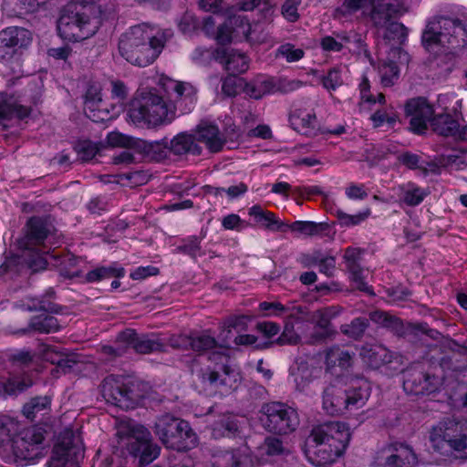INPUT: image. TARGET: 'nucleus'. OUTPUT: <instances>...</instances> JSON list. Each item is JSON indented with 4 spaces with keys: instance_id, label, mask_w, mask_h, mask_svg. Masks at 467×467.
<instances>
[{
    "instance_id": "obj_42",
    "label": "nucleus",
    "mask_w": 467,
    "mask_h": 467,
    "mask_svg": "<svg viewBox=\"0 0 467 467\" xmlns=\"http://www.w3.org/2000/svg\"><path fill=\"white\" fill-rule=\"evenodd\" d=\"M238 429L235 420L224 415L219 420L214 422L213 427V434L214 436H228L234 434Z\"/></svg>"
},
{
    "instance_id": "obj_1",
    "label": "nucleus",
    "mask_w": 467,
    "mask_h": 467,
    "mask_svg": "<svg viewBox=\"0 0 467 467\" xmlns=\"http://www.w3.org/2000/svg\"><path fill=\"white\" fill-rule=\"evenodd\" d=\"M159 85L165 94L164 99L150 90L135 97L130 105L128 116L136 126L155 127L171 122L176 114V104L189 100L193 102L196 88L188 82L161 77Z\"/></svg>"
},
{
    "instance_id": "obj_38",
    "label": "nucleus",
    "mask_w": 467,
    "mask_h": 467,
    "mask_svg": "<svg viewBox=\"0 0 467 467\" xmlns=\"http://www.w3.org/2000/svg\"><path fill=\"white\" fill-rule=\"evenodd\" d=\"M383 87H392L399 79L400 68L393 61H383L378 67Z\"/></svg>"
},
{
    "instance_id": "obj_49",
    "label": "nucleus",
    "mask_w": 467,
    "mask_h": 467,
    "mask_svg": "<svg viewBox=\"0 0 467 467\" xmlns=\"http://www.w3.org/2000/svg\"><path fill=\"white\" fill-rule=\"evenodd\" d=\"M37 349L38 354L43 359L52 364H56L57 366L61 363V358L64 353L59 351L57 348L45 343H40Z\"/></svg>"
},
{
    "instance_id": "obj_50",
    "label": "nucleus",
    "mask_w": 467,
    "mask_h": 467,
    "mask_svg": "<svg viewBox=\"0 0 467 467\" xmlns=\"http://www.w3.org/2000/svg\"><path fill=\"white\" fill-rule=\"evenodd\" d=\"M296 389L304 391L312 381V374L306 364H300L296 371L294 373Z\"/></svg>"
},
{
    "instance_id": "obj_48",
    "label": "nucleus",
    "mask_w": 467,
    "mask_h": 467,
    "mask_svg": "<svg viewBox=\"0 0 467 467\" xmlns=\"http://www.w3.org/2000/svg\"><path fill=\"white\" fill-rule=\"evenodd\" d=\"M321 82L326 89L329 91L336 90L337 88L343 85V79L340 70L337 67L331 68L330 70H328L327 75H324L321 78Z\"/></svg>"
},
{
    "instance_id": "obj_17",
    "label": "nucleus",
    "mask_w": 467,
    "mask_h": 467,
    "mask_svg": "<svg viewBox=\"0 0 467 467\" xmlns=\"http://www.w3.org/2000/svg\"><path fill=\"white\" fill-rule=\"evenodd\" d=\"M75 439L71 431H65L60 436L53 449V467H78L84 457V450Z\"/></svg>"
},
{
    "instance_id": "obj_30",
    "label": "nucleus",
    "mask_w": 467,
    "mask_h": 467,
    "mask_svg": "<svg viewBox=\"0 0 467 467\" xmlns=\"http://www.w3.org/2000/svg\"><path fill=\"white\" fill-rule=\"evenodd\" d=\"M60 329V324L57 317L50 315H41L35 317L30 320L26 328L18 331L21 334H26L30 331H37L39 333H54Z\"/></svg>"
},
{
    "instance_id": "obj_32",
    "label": "nucleus",
    "mask_w": 467,
    "mask_h": 467,
    "mask_svg": "<svg viewBox=\"0 0 467 467\" xmlns=\"http://www.w3.org/2000/svg\"><path fill=\"white\" fill-rule=\"evenodd\" d=\"M246 460L238 450L221 451L213 455L211 462L213 467H241Z\"/></svg>"
},
{
    "instance_id": "obj_54",
    "label": "nucleus",
    "mask_w": 467,
    "mask_h": 467,
    "mask_svg": "<svg viewBox=\"0 0 467 467\" xmlns=\"http://www.w3.org/2000/svg\"><path fill=\"white\" fill-rule=\"evenodd\" d=\"M127 351V345L119 342L117 339L116 346H103L100 353L106 361H111L119 357L123 356Z\"/></svg>"
},
{
    "instance_id": "obj_63",
    "label": "nucleus",
    "mask_w": 467,
    "mask_h": 467,
    "mask_svg": "<svg viewBox=\"0 0 467 467\" xmlns=\"http://www.w3.org/2000/svg\"><path fill=\"white\" fill-rule=\"evenodd\" d=\"M307 314L308 312L306 306L288 304L285 306L283 316L287 318L298 320L306 317Z\"/></svg>"
},
{
    "instance_id": "obj_19",
    "label": "nucleus",
    "mask_w": 467,
    "mask_h": 467,
    "mask_svg": "<svg viewBox=\"0 0 467 467\" xmlns=\"http://www.w3.org/2000/svg\"><path fill=\"white\" fill-rule=\"evenodd\" d=\"M31 108L23 103L19 97L0 92V125L7 128L12 121H20L27 118Z\"/></svg>"
},
{
    "instance_id": "obj_45",
    "label": "nucleus",
    "mask_w": 467,
    "mask_h": 467,
    "mask_svg": "<svg viewBox=\"0 0 467 467\" xmlns=\"http://www.w3.org/2000/svg\"><path fill=\"white\" fill-rule=\"evenodd\" d=\"M217 346L216 339L207 334L191 336V349L194 351H206Z\"/></svg>"
},
{
    "instance_id": "obj_34",
    "label": "nucleus",
    "mask_w": 467,
    "mask_h": 467,
    "mask_svg": "<svg viewBox=\"0 0 467 467\" xmlns=\"http://www.w3.org/2000/svg\"><path fill=\"white\" fill-rule=\"evenodd\" d=\"M275 82L271 78L255 79L245 83L243 90L250 98L260 99L265 95L275 92Z\"/></svg>"
},
{
    "instance_id": "obj_11",
    "label": "nucleus",
    "mask_w": 467,
    "mask_h": 467,
    "mask_svg": "<svg viewBox=\"0 0 467 467\" xmlns=\"http://www.w3.org/2000/svg\"><path fill=\"white\" fill-rule=\"evenodd\" d=\"M217 357L220 359L219 362L201 368L197 376L206 389L226 395L236 388L239 375L226 364L227 358L224 355H217Z\"/></svg>"
},
{
    "instance_id": "obj_62",
    "label": "nucleus",
    "mask_w": 467,
    "mask_h": 467,
    "mask_svg": "<svg viewBox=\"0 0 467 467\" xmlns=\"http://www.w3.org/2000/svg\"><path fill=\"white\" fill-rule=\"evenodd\" d=\"M201 239L197 236L190 237L186 244L178 247V250L195 258L201 250Z\"/></svg>"
},
{
    "instance_id": "obj_36",
    "label": "nucleus",
    "mask_w": 467,
    "mask_h": 467,
    "mask_svg": "<svg viewBox=\"0 0 467 467\" xmlns=\"http://www.w3.org/2000/svg\"><path fill=\"white\" fill-rule=\"evenodd\" d=\"M399 188L403 194L402 201L409 206L419 205L429 194L427 190L412 182L400 185Z\"/></svg>"
},
{
    "instance_id": "obj_46",
    "label": "nucleus",
    "mask_w": 467,
    "mask_h": 467,
    "mask_svg": "<svg viewBox=\"0 0 467 467\" xmlns=\"http://www.w3.org/2000/svg\"><path fill=\"white\" fill-rule=\"evenodd\" d=\"M102 106L103 103L93 105V102H88V107L84 108L85 114L94 122H104L111 117L109 111Z\"/></svg>"
},
{
    "instance_id": "obj_39",
    "label": "nucleus",
    "mask_w": 467,
    "mask_h": 467,
    "mask_svg": "<svg viewBox=\"0 0 467 467\" xmlns=\"http://www.w3.org/2000/svg\"><path fill=\"white\" fill-rule=\"evenodd\" d=\"M292 232L306 236L318 235L325 230L327 225L324 223H315L310 221H296L289 225Z\"/></svg>"
},
{
    "instance_id": "obj_7",
    "label": "nucleus",
    "mask_w": 467,
    "mask_h": 467,
    "mask_svg": "<svg viewBox=\"0 0 467 467\" xmlns=\"http://www.w3.org/2000/svg\"><path fill=\"white\" fill-rule=\"evenodd\" d=\"M154 433L164 446L178 451L191 450L197 444L196 434L190 424L170 414L157 419Z\"/></svg>"
},
{
    "instance_id": "obj_22",
    "label": "nucleus",
    "mask_w": 467,
    "mask_h": 467,
    "mask_svg": "<svg viewBox=\"0 0 467 467\" xmlns=\"http://www.w3.org/2000/svg\"><path fill=\"white\" fill-rule=\"evenodd\" d=\"M119 342L131 346L137 353L150 354L156 351H163L164 344L158 337L147 336L138 337L133 329H126L118 335Z\"/></svg>"
},
{
    "instance_id": "obj_12",
    "label": "nucleus",
    "mask_w": 467,
    "mask_h": 467,
    "mask_svg": "<svg viewBox=\"0 0 467 467\" xmlns=\"http://www.w3.org/2000/svg\"><path fill=\"white\" fill-rule=\"evenodd\" d=\"M260 412L264 428L275 434H288L299 424L296 411L283 402L265 403L261 407Z\"/></svg>"
},
{
    "instance_id": "obj_44",
    "label": "nucleus",
    "mask_w": 467,
    "mask_h": 467,
    "mask_svg": "<svg viewBox=\"0 0 467 467\" xmlns=\"http://www.w3.org/2000/svg\"><path fill=\"white\" fill-rule=\"evenodd\" d=\"M194 145L193 138L187 134H179L170 141V149L176 155L190 151Z\"/></svg>"
},
{
    "instance_id": "obj_47",
    "label": "nucleus",
    "mask_w": 467,
    "mask_h": 467,
    "mask_svg": "<svg viewBox=\"0 0 467 467\" xmlns=\"http://www.w3.org/2000/svg\"><path fill=\"white\" fill-rule=\"evenodd\" d=\"M383 28L386 29L384 37L388 39H397L402 41L408 36L407 28L404 26L403 24L397 22L396 19L390 21L389 24H388Z\"/></svg>"
},
{
    "instance_id": "obj_64",
    "label": "nucleus",
    "mask_w": 467,
    "mask_h": 467,
    "mask_svg": "<svg viewBox=\"0 0 467 467\" xmlns=\"http://www.w3.org/2000/svg\"><path fill=\"white\" fill-rule=\"evenodd\" d=\"M300 0H286L282 6L283 16L289 21L294 22L298 18L297 6Z\"/></svg>"
},
{
    "instance_id": "obj_21",
    "label": "nucleus",
    "mask_w": 467,
    "mask_h": 467,
    "mask_svg": "<svg viewBox=\"0 0 467 467\" xmlns=\"http://www.w3.org/2000/svg\"><path fill=\"white\" fill-rule=\"evenodd\" d=\"M26 235L19 240V247L26 251H33L35 247L45 246L50 230L47 223L39 217H33L27 222Z\"/></svg>"
},
{
    "instance_id": "obj_52",
    "label": "nucleus",
    "mask_w": 467,
    "mask_h": 467,
    "mask_svg": "<svg viewBox=\"0 0 467 467\" xmlns=\"http://www.w3.org/2000/svg\"><path fill=\"white\" fill-rule=\"evenodd\" d=\"M361 250L358 248L348 247L344 254V260L349 273H357L362 270L359 265Z\"/></svg>"
},
{
    "instance_id": "obj_59",
    "label": "nucleus",
    "mask_w": 467,
    "mask_h": 467,
    "mask_svg": "<svg viewBox=\"0 0 467 467\" xmlns=\"http://www.w3.org/2000/svg\"><path fill=\"white\" fill-rule=\"evenodd\" d=\"M275 85V92L289 93L300 88L303 82L298 79L280 78Z\"/></svg>"
},
{
    "instance_id": "obj_5",
    "label": "nucleus",
    "mask_w": 467,
    "mask_h": 467,
    "mask_svg": "<svg viewBox=\"0 0 467 467\" xmlns=\"http://www.w3.org/2000/svg\"><path fill=\"white\" fill-rule=\"evenodd\" d=\"M98 8L93 3L76 0L61 10L57 21L59 36L69 42H78L93 36L100 26L97 15Z\"/></svg>"
},
{
    "instance_id": "obj_26",
    "label": "nucleus",
    "mask_w": 467,
    "mask_h": 467,
    "mask_svg": "<svg viewBox=\"0 0 467 467\" xmlns=\"http://www.w3.org/2000/svg\"><path fill=\"white\" fill-rule=\"evenodd\" d=\"M359 356L368 366L377 369L389 364L394 354L382 345H365L361 348Z\"/></svg>"
},
{
    "instance_id": "obj_29",
    "label": "nucleus",
    "mask_w": 467,
    "mask_h": 467,
    "mask_svg": "<svg viewBox=\"0 0 467 467\" xmlns=\"http://www.w3.org/2000/svg\"><path fill=\"white\" fill-rule=\"evenodd\" d=\"M0 38L5 41L16 50L27 47L32 41L31 33L24 28L12 26L0 32Z\"/></svg>"
},
{
    "instance_id": "obj_35",
    "label": "nucleus",
    "mask_w": 467,
    "mask_h": 467,
    "mask_svg": "<svg viewBox=\"0 0 467 467\" xmlns=\"http://www.w3.org/2000/svg\"><path fill=\"white\" fill-rule=\"evenodd\" d=\"M224 67L233 75L244 73L249 67V60L244 53L236 50L225 52Z\"/></svg>"
},
{
    "instance_id": "obj_14",
    "label": "nucleus",
    "mask_w": 467,
    "mask_h": 467,
    "mask_svg": "<svg viewBox=\"0 0 467 467\" xmlns=\"http://www.w3.org/2000/svg\"><path fill=\"white\" fill-rule=\"evenodd\" d=\"M46 431L37 425L20 431L13 444L14 453L23 460H34L42 455Z\"/></svg>"
},
{
    "instance_id": "obj_2",
    "label": "nucleus",
    "mask_w": 467,
    "mask_h": 467,
    "mask_svg": "<svg viewBox=\"0 0 467 467\" xmlns=\"http://www.w3.org/2000/svg\"><path fill=\"white\" fill-rule=\"evenodd\" d=\"M421 44L430 54L452 60L467 47V26L458 18L435 16L422 31Z\"/></svg>"
},
{
    "instance_id": "obj_8",
    "label": "nucleus",
    "mask_w": 467,
    "mask_h": 467,
    "mask_svg": "<svg viewBox=\"0 0 467 467\" xmlns=\"http://www.w3.org/2000/svg\"><path fill=\"white\" fill-rule=\"evenodd\" d=\"M118 436L124 441L128 452L139 459L140 465L150 464L160 454V447L152 441L150 432L142 425L122 423Z\"/></svg>"
},
{
    "instance_id": "obj_28",
    "label": "nucleus",
    "mask_w": 467,
    "mask_h": 467,
    "mask_svg": "<svg viewBox=\"0 0 467 467\" xmlns=\"http://www.w3.org/2000/svg\"><path fill=\"white\" fill-rule=\"evenodd\" d=\"M292 128L297 132L311 137L317 135V117L305 109H296L289 117Z\"/></svg>"
},
{
    "instance_id": "obj_23",
    "label": "nucleus",
    "mask_w": 467,
    "mask_h": 467,
    "mask_svg": "<svg viewBox=\"0 0 467 467\" xmlns=\"http://www.w3.org/2000/svg\"><path fill=\"white\" fill-rule=\"evenodd\" d=\"M462 100L456 101V106L452 108L454 118L450 113H441L433 116L431 120V127L434 132L444 137H457L460 132L459 117H462Z\"/></svg>"
},
{
    "instance_id": "obj_13",
    "label": "nucleus",
    "mask_w": 467,
    "mask_h": 467,
    "mask_svg": "<svg viewBox=\"0 0 467 467\" xmlns=\"http://www.w3.org/2000/svg\"><path fill=\"white\" fill-rule=\"evenodd\" d=\"M342 312L338 306H331L315 310L309 317L313 324V331L309 335L307 343L311 345L325 343L337 335L332 320Z\"/></svg>"
},
{
    "instance_id": "obj_51",
    "label": "nucleus",
    "mask_w": 467,
    "mask_h": 467,
    "mask_svg": "<svg viewBox=\"0 0 467 467\" xmlns=\"http://www.w3.org/2000/svg\"><path fill=\"white\" fill-rule=\"evenodd\" d=\"M300 341L299 335L295 331L294 325L290 321H286L284 330L280 337L276 339L278 345H296Z\"/></svg>"
},
{
    "instance_id": "obj_18",
    "label": "nucleus",
    "mask_w": 467,
    "mask_h": 467,
    "mask_svg": "<svg viewBox=\"0 0 467 467\" xmlns=\"http://www.w3.org/2000/svg\"><path fill=\"white\" fill-rule=\"evenodd\" d=\"M405 113L410 117V129L416 134H422L433 118L434 110L424 98H414L405 104Z\"/></svg>"
},
{
    "instance_id": "obj_57",
    "label": "nucleus",
    "mask_w": 467,
    "mask_h": 467,
    "mask_svg": "<svg viewBox=\"0 0 467 467\" xmlns=\"http://www.w3.org/2000/svg\"><path fill=\"white\" fill-rule=\"evenodd\" d=\"M370 119L373 123V126L375 128H379L385 122L389 123V125L395 124L397 121V116L394 113L387 112V110L379 109L371 115Z\"/></svg>"
},
{
    "instance_id": "obj_16",
    "label": "nucleus",
    "mask_w": 467,
    "mask_h": 467,
    "mask_svg": "<svg viewBox=\"0 0 467 467\" xmlns=\"http://www.w3.org/2000/svg\"><path fill=\"white\" fill-rule=\"evenodd\" d=\"M377 460L383 467H415L418 464V456L413 448L400 441L381 448L377 453Z\"/></svg>"
},
{
    "instance_id": "obj_3",
    "label": "nucleus",
    "mask_w": 467,
    "mask_h": 467,
    "mask_svg": "<svg viewBox=\"0 0 467 467\" xmlns=\"http://www.w3.org/2000/svg\"><path fill=\"white\" fill-rule=\"evenodd\" d=\"M148 24L130 27L119 39V52L129 63L138 67H147L160 56L166 42L172 36L171 30L154 34Z\"/></svg>"
},
{
    "instance_id": "obj_33",
    "label": "nucleus",
    "mask_w": 467,
    "mask_h": 467,
    "mask_svg": "<svg viewBox=\"0 0 467 467\" xmlns=\"http://www.w3.org/2000/svg\"><path fill=\"white\" fill-rule=\"evenodd\" d=\"M248 214L254 218L257 223L263 224L267 230H279L284 223L279 222L275 214L264 210L260 205L255 204L249 209Z\"/></svg>"
},
{
    "instance_id": "obj_37",
    "label": "nucleus",
    "mask_w": 467,
    "mask_h": 467,
    "mask_svg": "<svg viewBox=\"0 0 467 467\" xmlns=\"http://www.w3.org/2000/svg\"><path fill=\"white\" fill-rule=\"evenodd\" d=\"M368 325V319L365 317H356L349 324L341 325L340 331L348 337L358 340L364 336Z\"/></svg>"
},
{
    "instance_id": "obj_53",
    "label": "nucleus",
    "mask_w": 467,
    "mask_h": 467,
    "mask_svg": "<svg viewBox=\"0 0 467 467\" xmlns=\"http://www.w3.org/2000/svg\"><path fill=\"white\" fill-rule=\"evenodd\" d=\"M370 213L369 209L358 214L350 215L343 211H337V219L342 226H354L367 219Z\"/></svg>"
},
{
    "instance_id": "obj_43",
    "label": "nucleus",
    "mask_w": 467,
    "mask_h": 467,
    "mask_svg": "<svg viewBox=\"0 0 467 467\" xmlns=\"http://www.w3.org/2000/svg\"><path fill=\"white\" fill-rule=\"evenodd\" d=\"M305 56L302 48H296L291 43H285L278 47L275 51V57H283L288 63H293L300 60Z\"/></svg>"
},
{
    "instance_id": "obj_25",
    "label": "nucleus",
    "mask_w": 467,
    "mask_h": 467,
    "mask_svg": "<svg viewBox=\"0 0 467 467\" xmlns=\"http://www.w3.org/2000/svg\"><path fill=\"white\" fill-rule=\"evenodd\" d=\"M354 354L338 345H333L324 350V362L328 371L349 368L353 363Z\"/></svg>"
},
{
    "instance_id": "obj_4",
    "label": "nucleus",
    "mask_w": 467,
    "mask_h": 467,
    "mask_svg": "<svg viewBox=\"0 0 467 467\" xmlns=\"http://www.w3.org/2000/svg\"><path fill=\"white\" fill-rule=\"evenodd\" d=\"M350 440L345 423L328 421L314 427L305 444L309 462L317 467H328L345 451Z\"/></svg>"
},
{
    "instance_id": "obj_40",
    "label": "nucleus",
    "mask_w": 467,
    "mask_h": 467,
    "mask_svg": "<svg viewBox=\"0 0 467 467\" xmlns=\"http://www.w3.org/2000/svg\"><path fill=\"white\" fill-rule=\"evenodd\" d=\"M74 150L80 160L87 161L97 155L99 148V144L89 140H81L75 143Z\"/></svg>"
},
{
    "instance_id": "obj_31",
    "label": "nucleus",
    "mask_w": 467,
    "mask_h": 467,
    "mask_svg": "<svg viewBox=\"0 0 467 467\" xmlns=\"http://www.w3.org/2000/svg\"><path fill=\"white\" fill-rule=\"evenodd\" d=\"M50 405L51 399L49 397H35L24 405L22 412L28 420H35L38 417L47 415L50 411Z\"/></svg>"
},
{
    "instance_id": "obj_60",
    "label": "nucleus",
    "mask_w": 467,
    "mask_h": 467,
    "mask_svg": "<svg viewBox=\"0 0 467 467\" xmlns=\"http://www.w3.org/2000/svg\"><path fill=\"white\" fill-rule=\"evenodd\" d=\"M233 26L232 21L225 22L218 26L215 39L220 45H226L232 42Z\"/></svg>"
},
{
    "instance_id": "obj_9",
    "label": "nucleus",
    "mask_w": 467,
    "mask_h": 467,
    "mask_svg": "<svg viewBox=\"0 0 467 467\" xmlns=\"http://www.w3.org/2000/svg\"><path fill=\"white\" fill-rule=\"evenodd\" d=\"M369 397L368 387L345 389L338 385H329L322 395L323 410L329 415H342L347 410L362 408Z\"/></svg>"
},
{
    "instance_id": "obj_24",
    "label": "nucleus",
    "mask_w": 467,
    "mask_h": 467,
    "mask_svg": "<svg viewBox=\"0 0 467 467\" xmlns=\"http://www.w3.org/2000/svg\"><path fill=\"white\" fill-rule=\"evenodd\" d=\"M369 319L376 323L380 325L383 327H386L395 333L396 335L402 337L406 334L407 330L409 328H411L413 330H419L422 331L424 333H428L425 325L423 324H408L405 326L402 322V320L395 316H392L387 312L384 311H373L369 313Z\"/></svg>"
},
{
    "instance_id": "obj_41",
    "label": "nucleus",
    "mask_w": 467,
    "mask_h": 467,
    "mask_svg": "<svg viewBox=\"0 0 467 467\" xmlns=\"http://www.w3.org/2000/svg\"><path fill=\"white\" fill-rule=\"evenodd\" d=\"M124 275V269L123 268H116V267H99L92 271H89L86 275V280L88 282H96L99 281L105 278H110V277H120Z\"/></svg>"
},
{
    "instance_id": "obj_27",
    "label": "nucleus",
    "mask_w": 467,
    "mask_h": 467,
    "mask_svg": "<svg viewBox=\"0 0 467 467\" xmlns=\"http://www.w3.org/2000/svg\"><path fill=\"white\" fill-rule=\"evenodd\" d=\"M196 137L197 140L203 142L211 152L220 151L225 143V139L218 127L205 121H202L197 126Z\"/></svg>"
},
{
    "instance_id": "obj_15",
    "label": "nucleus",
    "mask_w": 467,
    "mask_h": 467,
    "mask_svg": "<svg viewBox=\"0 0 467 467\" xmlns=\"http://www.w3.org/2000/svg\"><path fill=\"white\" fill-rule=\"evenodd\" d=\"M440 385V379L425 371L421 365L412 366L403 371V389L409 394H431L435 392Z\"/></svg>"
},
{
    "instance_id": "obj_20",
    "label": "nucleus",
    "mask_w": 467,
    "mask_h": 467,
    "mask_svg": "<svg viewBox=\"0 0 467 467\" xmlns=\"http://www.w3.org/2000/svg\"><path fill=\"white\" fill-rule=\"evenodd\" d=\"M405 12L398 0H374L370 19L376 27L383 28Z\"/></svg>"
},
{
    "instance_id": "obj_61",
    "label": "nucleus",
    "mask_w": 467,
    "mask_h": 467,
    "mask_svg": "<svg viewBox=\"0 0 467 467\" xmlns=\"http://www.w3.org/2000/svg\"><path fill=\"white\" fill-rule=\"evenodd\" d=\"M311 264L317 265L321 273L331 276L336 267V259L334 256H326L321 259L314 258Z\"/></svg>"
},
{
    "instance_id": "obj_55",
    "label": "nucleus",
    "mask_w": 467,
    "mask_h": 467,
    "mask_svg": "<svg viewBox=\"0 0 467 467\" xmlns=\"http://www.w3.org/2000/svg\"><path fill=\"white\" fill-rule=\"evenodd\" d=\"M250 317L248 316H233L223 321V327L227 329L228 333L231 332V329L243 331L246 329Z\"/></svg>"
},
{
    "instance_id": "obj_58",
    "label": "nucleus",
    "mask_w": 467,
    "mask_h": 467,
    "mask_svg": "<svg viewBox=\"0 0 467 467\" xmlns=\"http://www.w3.org/2000/svg\"><path fill=\"white\" fill-rule=\"evenodd\" d=\"M265 453L270 456L281 455L285 451L282 441L274 437H268L265 440Z\"/></svg>"
},
{
    "instance_id": "obj_10",
    "label": "nucleus",
    "mask_w": 467,
    "mask_h": 467,
    "mask_svg": "<svg viewBox=\"0 0 467 467\" xmlns=\"http://www.w3.org/2000/svg\"><path fill=\"white\" fill-rule=\"evenodd\" d=\"M100 387L103 398L123 410L135 408L144 397L140 383L130 378L110 375Z\"/></svg>"
},
{
    "instance_id": "obj_56",
    "label": "nucleus",
    "mask_w": 467,
    "mask_h": 467,
    "mask_svg": "<svg viewBox=\"0 0 467 467\" xmlns=\"http://www.w3.org/2000/svg\"><path fill=\"white\" fill-rule=\"evenodd\" d=\"M243 79L237 78L235 75L230 74L223 80L222 91L227 97H234L237 94L238 87L242 86Z\"/></svg>"
},
{
    "instance_id": "obj_6",
    "label": "nucleus",
    "mask_w": 467,
    "mask_h": 467,
    "mask_svg": "<svg viewBox=\"0 0 467 467\" xmlns=\"http://www.w3.org/2000/svg\"><path fill=\"white\" fill-rule=\"evenodd\" d=\"M430 442L443 456L467 461V419H447L431 428Z\"/></svg>"
}]
</instances>
